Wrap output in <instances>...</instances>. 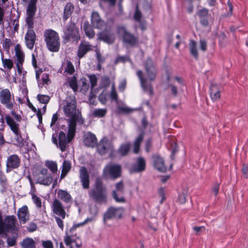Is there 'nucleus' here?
I'll use <instances>...</instances> for the list:
<instances>
[{
    "instance_id": "60",
    "label": "nucleus",
    "mask_w": 248,
    "mask_h": 248,
    "mask_svg": "<svg viewBox=\"0 0 248 248\" xmlns=\"http://www.w3.org/2000/svg\"><path fill=\"white\" fill-rule=\"evenodd\" d=\"M158 193L161 198V202H162L166 199L165 190L163 188H160L158 190Z\"/></svg>"
},
{
    "instance_id": "48",
    "label": "nucleus",
    "mask_w": 248,
    "mask_h": 248,
    "mask_svg": "<svg viewBox=\"0 0 248 248\" xmlns=\"http://www.w3.org/2000/svg\"><path fill=\"white\" fill-rule=\"evenodd\" d=\"M32 200H33L34 203L36 204L37 207L40 208L41 207L42 202L39 197L32 194Z\"/></svg>"
},
{
    "instance_id": "31",
    "label": "nucleus",
    "mask_w": 248,
    "mask_h": 248,
    "mask_svg": "<svg viewBox=\"0 0 248 248\" xmlns=\"http://www.w3.org/2000/svg\"><path fill=\"white\" fill-rule=\"evenodd\" d=\"M210 97L213 101H217L220 97V91L216 85H212L210 88Z\"/></svg>"
},
{
    "instance_id": "51",
    "label": "nucleus",
    "mask_w": 248,
    "mask_h": 248,
    "mask_svg": "<svg viewBox=\"0 0 248 248\" xmlns=\"http://www.w3.org/2000/svg\"><path fill=\"white\" fill-rule=\"evenodd\" d=\"M89 78L91 84V88L93 89L96 86L97 83V78L95 75L89 76Z\"/></svg>"
},
{
    "instance_id": "42",
    "label": "nucleus",
    "mask_w": 248,
    "mask_h": 248,
    "mask_svg": "<svg viewBox=\"0 0 248 248\" xmlns=\"http://www.w3.org/2000/svg\"><path fill=\"white\" fill-rule=\"evenodd\" d=\"M107 113V110L105 108H97L95 109L93 112L94 116L97 117H103Z\"/></svg>"
},
{
    "instance_id": "46",
    "label": "nucleus",
    "mask_w": 248,
    "mask_h": 248,
    "mask_svg": "<svg viewBox=\"0 0 248 248\" xmlns=\"http://www.w3.org/2000/svg\"><path fill=\"white\" fill-rule=\"evenodd\" d=\"M110 97L112 100L117 101V100L118 95L115 89V85L114 83L112 84L111 91L110 94Z\"/></svg>"
},
{
    "instance_id": "17",
    "label": "nucleus",
    "mask_w": 248,
    "mask_h": 248,
    "mask_svg": "<svg viewBox=\"0 0 248 248\" xmlns=\"http://www.w3.org/2000/svg\"><path fill=\"white\" fill-rule=\"evenodd\" d=\"M118 34L122 36L124 42L131 45H134L137 42L136 38L127 32L124 27H119L118 29Z\"/></svg>"
},
{
    "instance_id": "34",
    "label": "nucleus",
    "mask_w": 248,
    "mask_h": 248,
    "mask_svg": "<svg viewBox=\"0 0 248 248\" xmlns=\"http://www.w3.org/2000/svg\"><path fill=\"white\" fill-rule=\"evenodd\" d=\"M143 140V134H140L137 137L133 144V152L135 154L139 153L140 148V145Z\"/></svg>"
},
{
    "instance_id": "1",
    "label": "nucleus",
    "mask_w": 248,
    "mask_h": 248,
    "mask_svg": "<svg viewBox=\"0 0 248 248\" xmlns=\"http://www.w3.org/2000/svg\"><path fill=\"white\" fill-rule=\"evenodd\" d=\"M62 106L65 116L69 118V125L74 123L73 124L76 126L77 121L83 123V121L80 120V114L77 109V102L75 96L67 97L63 101Z\"/></svg>"
},
{
    "instance_id": "2",
    "label": "nucleus",
    "mask_w": 248,
    "mask_h": 248,
    "mask_svg": "<svg viewBox=\"0 0 248 248\" xmlns=\"http://www.w3.org/2000/svg\"><path fill=\"white\" fill-rule=\"evenodd\" d=\"M146 73L147 78H145L142 72L139 70L137 71V75L139 77L141 86L145 92H149L150 94H152V90L150 82L155 79L156 72L153 62L150 59L147 60L146 66Z\"/></svg>"
},
{
    "instance_id": "55",
    "label": "nucleus",
    "mask_w": 248,
    "mask_h": 248,
    "mask_svg": "<svg viewBox=\"0 0 248 248\" xmlns=\"http://www.w3.org/2000/svg\"><path fill=\"white\" fill-rule=\"evenodd\" d=\"M42 245L44 248H53V243L50 240L43 241Z\"/></svg>"
},
{
    "instance_id": "35",
    "label": "nucleus",
    "mask_w": 248,
    "mask_h": 248,
    "mask_svg": "<svg viewBox=\"0 0 248 248\" xmlns=\"http://www.w3.org/2000/svg\"><path fill=\"white\" fill-rule=\"evenodd\" d=\"M130 145L129 143H125L122 144L118 151V153L121 156L126 155L130 149Z\"/></svg>"
},
{
    "instance_id": "25",
    "label": "nucleus",
    "mask_w": 248,
    "mask_h": 248,
    "mask_svg": "<svg viewBox=\"0 0 248 248\" xmlns=\"http://www.w3.org/2000/svg\"><path fill=\"white\" fill-rule=\"evenodd\" d=\"M91 21L93 26L96 28L102 29L105 26L104 22L101 19L98 14L96 12H93Z\"/></svg>"
},
{
    "instance_id": "23",
    "label": "nucleus",
    "mask_w": 248,
    "mask_h": 248,
    "mask_svg": "<svg viewBox=\"0 0 248 248\" xmlns=\"http://www.w3.org/2000/svg\"><path fill=\"white\" fill-rule=\"evenodd\" d=\"M79 178L84 188L89 187V177L85 167H81L79 170Z\"/></svg>"
},
{
    "instance_id": "41",
    "label": "nucleus",
    "mask_w": 248,
    "mask_h": 248,
    "mask_svg": "<svg viewBox=\"0 0 248 248\" xmlns=\"http://www.w3.org/2000/svg\"><path fill=\"white\" fill-rule=\"evenodd\" d=\"M2 62L4 68L11 69L13 66V63L10 59H4L3 55H1Z\"/></svg>"
},
{
    "instance_id": "22",
    "label": "nucleus",
    "mask_w": 248,
    "mask_h": 248,
    "mask_svg": "<svg viewBox=\"0 0 248 248\" xmlns=\"http://www.w3.org/2000/svg\"><path fill=\"white\" fill-rule=\"evenodd\" d=\"M145 161L142 157L137 158L136 163L130 169L131 172H139L143 171L145 169Z\"/></svg>"
},
{
    "instance_id": "27",
    "label": "nucleus",
    "mask_w": 248,
    "mask_h": 248,
    "mask_svg": "<svg viewBox=\"0 0 248 248\" xmlns=\"http://www.w3.org/2000/svg\"><path fill=\"white\" fill-rule=\"evenodd\" d=\"M97 140L95 136L91 132L84 135V143L86 146L93 147L96 145Z\"/></svg>"
},
{
    "instance_id": "40",
    "label": "nucleus",
    "mask_w": 248,
    "mask_h": 248,
    "mask_svg": "<svg viewBox=\"0 0 248 248\" xmlns=\"http://www.w3.org/2000/svg\"><path fill=\"white\" fill-rule=\"evenodd\" d=\"M68 82L70 87L76 92L78 89L77 80L75 77H72L68 78Z\"/></svg>"
},
{
    "instance_id": "10",
    "label": "nucleus",
    "mask_w": 248,
    "mask_h": 248,
    "mask_svg": "<svg viewBox=\"0 0 248 248\" xmlns=\"http://www.w3.org/2000/svg\"><path fill=\"white\" fill-rule=\"evenodd\" d=\"M24 2L28 3L27 18L26 19L28 26V31L25 39L27 46L31 49V0H22Z\"/></svg>"
},
{
    "instance_id": "19",
    "label": "nucleus",
    "mask_w": 248,
    "mask_h": 248,
    "mask_svg": "<svg viewBox=\"0 0 248 248\" xmlns=\"http://www.w3.org/2000/svg\"><path fill=\"white\" fill-rule=\"evenodd\" d=\"M124 185L122 182H120L116 184V190L113 192V197L117 202H125V199L122 195Z\"/></svg>"
},
{
    "instance_id": "58",
    "label": "nucleus",
    "mask_w": 248,
    "mask_h": 248,
    "mask_svg": "<svg viewBox=\"0 0 248 248\" xmlns=\"http://www.w3.org/2000/svg\"><path fill=\"white\" fill-rule=\"evenodd\" d=\"M200 49L202 51H205L207 49V43L205 41L203 40H201L200 41Z\"/></svg>"
},
{
    "instance_id": "37",
    "label": "nucleus",
    "mask_w": 248,
    "mask_h": 248,
    "mask_svg": "<svg viewBox=\"0 0 248 248\" xmlns=\"http://www.w3.org/2000/svg\"><path fill=\"white\" fill-rule=\"evenodd\" d=\"M83 28L86 35L89 38H93L94 35V32L93 29L90 26L88 23H84Z\"/></svg>"
},
{
    "instance_id": "64",
    "label": "nucleus",
    "mask_w": 248,
    "mask_h": 248,
    "mask_svg": "<svg viewBox=\"0 0 248 248\" xmlns=\"http://www.w3.org/2000/svg\"><path fill=\"white\" fill-rule=\"evenodd\" d=\"M58 119V115L57 113H55L53 115L51 122L50 124L51 127H52L54 124H55L56 122L57 121Z\"/></svg>"
},
{
    "instance_id": "28",
    "label": "nucleus",
    "mask_w": 248,
    "mask_h": 248,
    "mask_svg": "<svg viewBox=\"0 0 248 248\" xmlns=\"http://www.w3.org/2000/svg\"><path fill=\"white\" fill-rule=\"evenodd\" d=\"M91 49V46L87 42H82L78 49V55L79 58L84 56V55L89 50Z\"/></svg>"
},
{
    "instance_id": "49",
    "label": "nucleus",
    "mask_w": 248,
    "mask_h": 248,
    "mask_svg": "<svg viewBox=\"0 0 248 248\" xmlns=\"http://www.w3.org/2000/svg\"><path fill=\"white\" fill-rule=\"evenodd\" d=\"M186 194L185 192H183L179 194L178 200L181 204H184L185 203L186 201Z\"/></svg>"
},
{
    "instance_id": "30",
    "label": "nucleus",
    "mask_w": 248,
    "mask_h": 248,
    "mask_svg": "<svg viewBox=\"0 0 248 248\" xmlns=\"http://www.w3.org/2000/svg\"><path fill=\"white\" fill-rule=\"evenodd\" d=\"M27 213L28 207L26 206H24L18 210L17 215L21 223H25L26 220L29 219V217H27Z\"/></svg>"
},
{
    "instance_id": "32",
    "label": "nucleus",
    "mask_w": 248,
    "mask_h": 248,
    "mask_svg": "<svg viewBox=\"0 0 248 248\" xmlns=\"http://www.w3.org/2000/svg\"><path fill=\"white\" fill-rule=\"evenodd\" d=\"M189 49L190 54L195 58L198 57L197 44L194 40H190L189 44Z\"/></svg>"
},
{
    "instance_id": "3",
    "label": "nucleus",
    "mask_w": 248,
    "mask_h": 248,
    "mask_svg": "<svg viewBox=\"0 0 248 248\" xmlns=\"http://www.w3.org/2000/svg\"><path fill=\"white\" fill-rule=\"evenodd\" d=\"M19 224L16 217L13 215H8L3 218L0 210V235H7L8 232L17 234Z\"/></svg>"
},
{
    "instance_id": "43",
    "label": "nucleus",
    "mask_w": 248,
    "mask_h": 248,
    "mask_svg": "<svg viewBox=\"0 0 248 248\" xmlns=\"http://www.w3.org/2000/svg\"><path fill=\"white\" fill-rule=\"evenodd\" d=\"M75 69L74 67V66L73 65L72 63L69 62L67 61L66 62V67L65 68V72L70 74H72L74 72Z\"/></svg>"
},
{
    "instance_id": "54",
    "label": "nucleus",
    "mask_w": 248,
    "mask_h": 248,
    "mask_svg": "<svg viewBox=\"0 0 248 248\" xmlns=\"http://www.w3.org/2000/svg\"><path fill=\"white\" fill-rule=\"evenodd\" d=\"M73 9V4L71 3H67V4L66 5V6L65 7L64 11L65 13H66L68 15H70Z\"/></svg>"
},
{
    "instance_id": "8",
    "label": "nucleus",
    "mask_w": 248,
    "mask_h": 248,
    "mask_svg": "<svg viewBox=\"0 0 248 248\" xmlns=\"http://www.w3.org/2000/svg\"><path fill=\"white\" fill-rule=\"evenodd\" d=\"M0 102L7 108L13 109L14 102V96L8 89L0 88Z\"/></svg>"
},
{
    "instance_id": "39",
    "label": "nucleus",
    "mask_w": 248,
    "mask_h": 248,
    "mask_svg": "<svg viewBox=\"0 0 248 248\" xmlns=\"http://www.w3.org/2000/svg\"><path fill=\"white\" fill-rule=\"evenodd\" d=\"M19 130H17V132L14 133L15 134V137L13 138L12 141L13 143L16 146H20L22 142L23 139L19 133Z\"/></svg>"
},
{
    "instance_id": "53",
    "label": "nucleus",
    "mask_w": 248,
    "mask_h": 248,
    "mask_svg": "<svg viewBox=\"0 0 248 248\" xmlns=\"http://www.w3.org/2000/svg\"><path fill=\"white\" fill-rule=\"evenodd\" d=\"M16 237L13 236L12 237H8L7 238V244L10 247L14 246L16 243Z\"/></svg>"
},
{
    "instance_id": "56",
    "label": "nucleus",
    "mask_w": 248,
    "mask_h": 248,
    "mask_svg": "<svg viewBox=\"0 0 248 248\" xmlns=\"http://www.w3.org/2000/svg\"><path fill=\"white\" fill-rule=\"evenodd\" d=\"M208 12V11L207 9L203 8L202 9L199 11L197 14L201 17H205L207 16Z\"/></svg>"
},
{
    "instance_id": "4",
    "label": "nucleus",
    "mask_w": 248,
    "mask_h": 248,
    "mask_svg": "<svg viewBox=\"0 0 248 248\" xmlns=\"http://www.w3.org/2000/svg\"><path fill=\"white\" fill-rule=\"evenodd\" d=\"M93 220V218H87L84 221L75 225L70 230V232L72 230L80 226H84L92 222ZM64 242L66 246L69 248H80L82 246V242L80 238L76 234H72L71 232H65V235L64 236Z\"/></svg>"
},
{
    "instance_id": "47",
    "label": "nucleus",
    "mask_w": 248,
    "mask_h": 248,
    "mask_svg": "<svg viewBox=\"0 0 248 248\" xmlns=\"http://www.w3.org/2000/svg\"><path fill=\"white\" fill-rule=\"evenodd\" d=\"M55 219L58 227L62 231L64 228L63 219L62 217H59V216H55Z\"/></svg>"
},
{
    "instance_id": "57",
    "label": "nucleus",
    "mask_w": 248,
    "mask_h": 248,
    "mask_svg": "<svg viewBox=\"0 0 248 248\" xmlns=\"http://www.w3.org/2000/svg\"><path fill=\"white\" fill-rule=\"evenodd\" d=\"M82 83V90L86 91L89 88V85L87 83V81L85 78H82L81 79Z\"/></svg>"
},
{
    "instance_id": "14",
    "label": "nucleus",
    "mask_w": 248,
    "mask_h": 248,
    "mask_svg": "<svg viewBox=\"0 0 248 248\" xmlns=\"http://www.w3.org/2000/svg\"><path fill=\"white\" fill-rule=\"evenodd\" d=\"M124 210L123 208H110L104 214V221L105 222L107 220L112 218H120L124 213Z\"/></svg>"
},
{
    "instance_id": "29",
    "label": "nucleus",
    "mask_w": 248,
    "mask_h": 248,
    "mask_svg": "<svg viewBox=\"0 0 248 248\" xmlns=\"http://www.w3.org/2000/svg\"><path fill=\"white\" fill-rule=\"evenodd\" d=\"M58 197L59 199L66 203H70L72 202V197L67 191L62 189L59 190Z\"/></svg>"
},
{
    "instance_id": "12",
    "label": "nucleus",
    "mask_w": 248,
    "mask_h": 248,
    "mask_svg": "<svg viewBox=\"0 0 248 248\" xmlns=\"http://www.w3.org/2000/svg\"><path fill=\"white\" fill-rule=\"evenodd\" d=\"M12 114L14 116V118L9 115H7L5 116V119L7 124L10 127L11 130L14 133H17V130H19V124L17 122L20 121L21 117L14 112H12Z\"/></svg>"
},
{
    "instance_id": "59",
    "label": "nucleus",
    "mask_w": 248,
    "mask_h": 248,
    "mask_svg": "<svg viewBox=\"0 0 248 248\" xmlns=\"http://www.w3.org/2000/svg\"><path fill=\"white\" fill-rule=\"evenodd\" d=\"M99 99L102 104H106L107 101V95L104 93H103L99 95Z\"/></svg>"
},
{
    "instance_id": "52",
    "label": "nucleus",
    "mask_w": 248,
    "mask_h": 248,
    "mask_svg": "<svg viewBox=\"0 0 248 248\" xmlns=\"http://www.w3.org/2000/svg\"><path fill=\"white\" fill-rule=\"evenodd\" d=\"M22 246L23 248H31V239H24L22 243Z\"/></svg>"
},
{
    "instance_id": "26",
    "label": "nucleus",
    "mask_w": 248,
    "mask_h": 248,
    "mask_svg": "<svg viewBox=\"0 0 248 248\" xmlns=\"http://www.w3.org/2000/svg\"><path fill=\"white\" fill-rule=\"evenodd\" d=\"M16 57L17 61L16 66L19 68V65H21L24 61V54L21 49L19 44H17L15 47Z\"/></svg>"
},
{
    "instance_id": "61",
    "label": "nucleus",
    "mask_w": 248,
    "mask_h": 248,
    "mask_svg": "<svg viewBox=\"0 0 248 248\" xmlns=\"http://www.w3.org/2000/svg\"><path fill=\"white\" fill-rule=\"evenodd\" d=\"M109 79L107 77H103L101 79V84L102 86L106 87L108 86L109 84Z\"/></svg>"
},
{
    "instance_id": "6",
    "label": "nucleus",
    "mask_w": 248,
    "mask_h": 248,
    "mask_svg": "<svg viewBox=\"0 0 248 248\" xmlns=\"http://www.w3.org/2000/svg\"><path fill=\"white\" fill-rule=\"evenodd\" d=\"M44 37L47 49L51 52H58L60 47L58 33L54 30L47 29L44 32Z\"/></svg>"
},
{
    "instance_id": "9",
    "label": "nucleus",
    "mask_w": 248,
    "mask_h": 248,
    "mask_svg": "<svg viewBox=\"0 0 248 248\" xmlns=\"http://www.w3.org/2000/svg\"><path fill=\"white\" fill-rule=\"evenodd\" d=\"M121 167L119 165L108 164L103 170V176L106 178H111L115 179L120 176Z\"/></svg>"
},
{
    "instance_id": "33",
    "label": "nucleus",
    "mask_w": 248,
    "mask_h": 248,
    "mask_svg": "<svg viewBox=\"0 0 248 248\" xmlns=\"http://www.w3.org/2000/svg\"><path fill=\"white\" fill-rule=\"evenodd\" d=\"M32 64L35 69L36 78L38 81L40 80V75L42 73L43 70L42 68V65L40 63L37 64L36 61L32 58Z\"/></svg>"
},
{
    "instance_id": "38",
    "label": "nucleus",
    "mask_w": 248,
    "mask_h": 248,
    "mask_svg": "<svg viewBox=\"0 0 248 248\" xmlns=\"http://www.w3.org/2000/svg\"><path fill=\"white\" fill-rule=\"evenodd\" d=\"M45 165L52 173L56 172L57 171V164L53 161L47 160L45 162Z\"/></svg>"
},
{
    "instance_id": "20",
    "label": "nucleus",
    "mask_w": 248,
    "mask_h": 248,
    "mask_svg": "<svg viewBox=\"0 0 248 248\" xmlns=\"http://www.w3.org/2000/svg\"><path fill=\"white\" fill-rule=\"evenodd\" d=\"M153 164L154 168L160 172H165L167 167L165 164L164 159L159 155H156L153 156Z\"/></svg>"
},
{
    "instance_id": "50",
    "label": "nucleus",
    "mask_w": 248,
    "mask_h": 248,
    "mask_svg": "<svg viewBox=\"0 0 248 248\" xmlns=\"http://www.w3.org/2000/svg\"><path fill=\"white\" fill-rule=\"evenodd\" d=\"M192 229L196 235H199L200 233L205 230L204 227L203 226H194L193 227Z\"/></svg>"
},
{
    "instance_id": "5",
    "label": "nucleus",
    "mask_w": 248,
    "mask_h": 248,
    "mask_svg": "<svg viewBox=\"0 0 248 248\" xmlns=\"http://www.w3.org/2000/svg\"><path fill=\"white\" fill-rule=\"evenodd\" d=\"M73 124L68 125L67 137H66V135L63 132L61 131L59 133L58 143H57L56 137L54 135H52V140L53 143L55 144L62 152L66 150L67 144L72 140L75 136L76 126H75Z\"/></svg>"
},
{
    "instance_id": "36",
    "label": "nucleus",
    "mask_w": 248,
    "mask_h": 248,
    "mask_svg": "<svg viewBox=\"0 0 248 248\" xmlns=\"http://www.w3.org/2000/svg\"><path fill=\"white\" fill-rule=\"evenodd\" d=\"M71 167V163L69 161L67 160L64 161L61 176V179L63 178L66 176L67 173L70 170Z\"/></svg>"
},
{
    "instance_id": "13",
    "label": "nucleus",
    "mask_w": 248,
    "mask_h": 248,
    "mask_svg": "<svg viewBox=\"0 0 248 248\" xmlns=\"http://www.w3.org/2000/svg\"><path fill=\"white\" fill-rule=\"evenodd\" d=\"M113 148L111 141L106 138H103L97 145V150L100 155L110 153Z\"/></svg>"
},
{
    "instance_id": "45",
    "label": "nucleus",
    "mask_w": 248,
    "mask_h": 248,
    "mask_svg": "<svg viewBox=\"0 0 248 248\" xmlns=\"http://www.w3.org/2000/svg\"><path fill=\"white\" fill-rule=\"evenodd\" d=\"M32 111H34L36 114V117L38 119V122L40 124H41L42 122V114L41 112V110L38 109V110L36 109V108L34 107L32 105Z\"/></svg>"
},
{
    "instance_id": "15",
    "label": "nucleus",
    "mask_w": 248,
    "mask_h": 248,
    "mask_svg": "<svg viewBox=\"0 0 248 248\" xmlns=\"http://www.w3.org/2000/svg\"><path fill=\"white\" fill-rule=\"evenodd\" d=\"M53 213L57 216L60 217L62 219H64L66 213L62 202L57 199H55L51 205Z\"/></svg>"
},
{
    "instance_id": "24",
    "label": "nucleus",
    "mask_w": 248,
    "mask_h": 248,
    "mask_svg": "<svg viewBox=\"0 0 248 248\" xmlns=\"http://www.w3.org/2000/svg\"><path fill=\"white\" fill-rule=\"evenodd\" d=\"M98 38L108 44L112 43L115 39L114 34L108 31H104L98 35Z\"/></svg>"
},
{
    "instance_id": "44",
    "label": "nucleus",
    "mask_w": 248,
    "mask_h": 248,
    "mask_svg": "<svg viewBox=\"0 0 248 248\" xmlns=\"http://www.w3.org/2000/svg\"><path fill=\"white\" fill-rule=\"evenodd\" d=\"M37 99L41 103L46 104L49 100V97L46 95L38 94Z\"/></svg>"
},
{
    "instance_id": "18",
    "label": "nucleus",
    "mask_w": 248,
    "mask_h": 248,
    "mask_svg": "<svg viewBox=\"0 0 248 248\" xmlns=\"http://www.w3.org/2000/svg\"><path fill=\"white\" fill-rule=\"evenodd\" d=\"M64 32L66 37L68 39L71 38L78 39L79 38L78 30L73 23H71L69 26L66 27Z\"/></svg>"
},
{
    "instance_id": "63",
    "label": "nucleus",
    "mask_w": 248,
    "mask_h": 248,
    "mask_svg": "<svg viewBox=\"0 0 248 248\" xmlns=\"http://www.w3.org/2000/svg\"><path fill=\"white\" fill-rule=\"evenodd\" d=\"M119 109L120 111L124 113H129L133 110L132 109H131L127 107H121L119 108Z\"/></svg>"
},
{
    "instance_id": "62",
    "label": "nucleus",
    "mask_w": 248,
    "mask_h": 248,
    "mask_svg": "<svg viewBox=\"0 0 248 248\" xmlns=\"http://www.w3.org/2000/svg\"><path fill=\"white\" fill-rule=\"evenodd\" d=\"M19 16H17L16 17V18L13 20V25L14 26V30L15 31H17L18 27H19V23H18Z\"/></svg>"
},
{
    "instance_id": "7",
    "label": "nucleus",
    "mask_w": 248,
    "mask_h": 248,
    "mask_svg": "<svg viewBox=\"0 0 248 248\" xmlns=\"http://www.w3.org/2000/svg\"><path fill=\"white\" fill-rule=\"evenodd\" d=\"M89 195L98 202H104L106 201L105 188L102 186V181L100 179L96 180L95 187L90 191Z\"/></svg>"
},
{
    "instance_id": "11",
    "label": "nucleus",
    "mask_w": 248,
    "mask_h": 248,
    "mask_svg": "<svg viewBox=\"0 0 248 248\" xmlns=\"http://www.w3.org/2000/svg\"><path fill=\"white\" fill-rule=\"evenodd\" d=\"M34 179L37 183L49 186L52 181V177L50 174L48 173L47 170L45 169H41L38 173L34 174Z\"/></svg>"
},
{
    "instance_id": "21",
    "label": "nucleus",
    "mask_w": 248,
    "mask_h": 248,
    "mask_svg": "<svg viewBox=\"0 0 248 248\" xmlns=\"http://www.w3.org/2000/svg\"><path fill=\"white\" fill-rule=\"evenodd\" d=\"M20 92L21 94H19V96L16 97L19 103L21 105H27L30 108H31V103L28 96V92L27 89L24 87L20 90Z\"/></svg>"
},
{
    "instance_id": "16",
    "label": "nucleus",
    "mask_w": 248,
    "mask_h": 248,
    "mask_svg": "<svg viewBox=\"0 0 248 248\" xmlns=\"http://www.w3.org/2000/svg\"><path fill=\"white\" fill-rule=\"evenodd\" d=\"M20 164V159L18 155H13L8 157L6 161V171H11L17 168Z\"/></svg>"
}]
</instances>
